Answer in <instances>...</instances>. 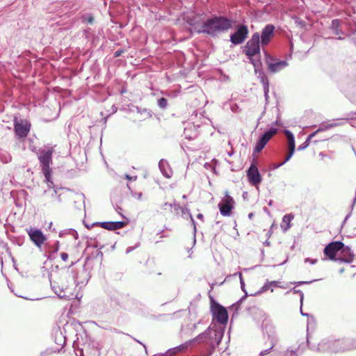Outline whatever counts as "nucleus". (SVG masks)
<instances>
[{
  "label": "nucleus",
  "instance_id": "nucleus-1",
  "mask_svg": "<svg viewBox=\"0 0 356 356\" xmlns=\"http://www.w3.org/2000/svg\"><path fill=\"white\" fill-rule=\"evenodd\" d=\"M232 22L225 17L213 15L202 22L197 33H205L214 37L218 34L225 32L232 28Z\"/></svg>",
  "mask_w": 356,
  "mask_h": 356
},
{
  "label": "nucleus",
  "instance_id": "nucleus-2",
  "mask_svg": "<svg viewBox=\"0 0 356 356\" xmlns=\"http://www.w3.org/2000/svg\"><path fill=\"white\" fill-rule=\"evenodd\" d=\"M243 52L254 65L255 71L261 65L260 35L256 32L243 47Z\"/></svg>",
  "mask_w": 356,
  "mask_h": 356
},
{
  "label": "nucleus",
  "instance_id": "nucleus-3",
  "mask_svg": "<svg viewBox=\"0 0 356 356\" xmlns=\"http://www.w3.org/2000/svg\"><path fill=\"white\" fill-rule=\"evenodd\" d=\"M223 332L221 330L214 329L209 326L204 332L191 339L194 343H207L211 348H215L221 342L223 337Z\"/></svg>",
  "mask_w": 356,
  "mask_h": 356
},
{
  "label": "nucleus",
  "instance_id": "nucleus-4",
  "mask_svg": "<svg viewBox=\"0 0 356 356\" xmlns=\"http://www.w3.org/2000/svg\"><path fill=\"white\" fill-rule=\"evenodd\" d=\"M346 339L337 340H323L318 343L317 351L325 353H343L347 351L346 346L345 345Z\"/></svg>",
  "mask_w": 356,
  "mask_h": 356
},
{
  "label": "nucleus",
  "instance_id": "nucleus-5",
  "mask_svg": "<svg viewBox=\"0 0 356 356\" xmlns=\"http://www.w3.org/2000/svg\"><path fill=\"white\" fill-rule=\"evenodd\" d=\"M53 149H42L38 154V159L44 175L45 181L50 182L51 169L50 165L52 163Z\"/></svg>",
  "mask_w": 356,
  "mask_h": 356
},
{
  "label": "nucleus",
  "instance_id": "nucleus-6",
  "mask_svg": "<svg viewBox=\"0 0 356 356\" xmlns=\"http://www.w3.org/2000/svg\"><path fill=\"white\" fill-rule=\"evenodd\" d=\"M14 131L16 136L20 139H24L31 129V123L25 119L14 118Z\"/></svg>",
  "mask_w": 356,
  "mask_h": 356
},
{
  "label": "nucleus",
  "instance_id": "nucleus-7",
  "mask_svg": "<svg viewBox=\"0 0 356 356\" xmlns=\"http://www.w3.org/2000/svg\"><path fill=\"white\" fill-rule=\"evenodd\" d=\"M211 312L213 318L221 324L227 323L228 321V313L225 307L216 302L211 307Z\"/></svg>",
  "mask_w": 356,
  "mask_h": 356
},
{
  "label": "nucleus",
  "instance_id": "nucleus-8",
  "mask_svg": "<svg viewBox=\"0 0 356 356\" xmlns=\"http://www.w3.org/2000/svg\"><path fill=\"white\" fill-rule=\"evenodd\" d=\"M277 133V129L276 128H270L266 131H265L259 138L257 142L255 147L254 148V153L260 152L268 142Z\"/></svg>",
  "mask_w": 356,
  "mask_h": 356
},
{
  "label": "nucleus",
  "instance_id": "nucleus-9",
  "mask_svg": "<svg viewBox=\"0 0 356 356\" xmlns=\"http://www.w3.org/2000/svg\"><path fill=\"white\" fill-rule=\"evenodd\" d=\"M47 183L48 188L44 191V195L46 197V203L52 205L60 203L61 202L60 195L58 193V190L53 187V182L50 179V182Z\"/></svg>",
  "mask_w": 356,
  "mask_h": 356
},
{
  "label": "nucleus",
  "instance_id": "nucleus-10",
  "mask_svg": "<svg viewBox=\"0 0 356 356\" xmlns=\"http://www.w3.org/2000/svg\"><path fill=\"white\" fill-rule=\"evenodd\" d=\"M344 246L341 241H332L327 244L323 250L324 254L332 261H338L337 253Z\"/></svg>",
  "mask_w": 356,
  "mask_h": 356
},
{
  "label": "nucleus",
  "instance_id": "nucleus-11",
  "mask_svg": "<svg viewBox=\"0 0 356 356\" xmlns=\"http://www.w3.org/2000/svg\"><path fill=\"white\" fill-rule=\"evenodd\" d=\"M234 199L226 193V195L222 198L221 202L218 204V207L220 213L223 216H229L231 214V211L234 208Z\"/></svg>",
  "mask_w": 356,
  "mask_h": 356
},
{
  "label": "nucleus",
  "instance_id": "nucleus-12",
  "mask_svg": "<svg viewBox=\"0 0 356 356\" xmlns=\"http://www.w3.org/2000/svg\"><path fill=\"white\" fill-rule=\"evenodd\" d=\"M266 63L269 71L272 73L279 72L288 66L286 60H279L268 54H266Z\"/></svg>",
  "mask_w": 356,
  "mask_h": 356
},
{
  "label": "nucleus",
  "instance_id": "nucleus-13",
  "mask_svg": "<svg viewBox=\"0 0 356 356\" xmlns=\"http://www.w3.org/2000/svg\"><path fill=\"white\" fill-rule=\"evenodd\" d=\"M248 34V29L246 25H240L236 31L230 35V41L234 44H242Z\"/></svg>",
  "mask_w": 356,
  "mask_h": 356
},
{
  "label": "nucleus",
  "instance_id": "nucleus-14",
  "mask_svg": "<svg viewBox=\"0 0 356 356\" xmlns=\"http://www.w3.org/2000/svg\"><path fill=\"white\" fill-rule=\"evenodd\" d=\"M28 235L31 241L38 248H40L44 241L47 240L46 236L39 229H30L27 231Z\"/></svg>",
  "mask_w": 356,
  "mask_h": 356
},
{
  "label": "nucleus",
  "instance_id": "nucleus-15",
  "mask_svg": "<svg viewBox=\"0 0 356 356\" xmlns=\"http://www.w3.org/2000/svg\"><path fill=\"white\" fill-rule=\"evenodd\" d=\"M275 26L272 24L266 25L260 35L261 45L264 48L268 45L274 35Z\"/></svg>",
  "mask_w": 356,
  "mask_h": 356
},
{
  "label": "nucleus",
  "instance_id": "nucleus-16",
  "mask_svg": "<svg viewBox=\"0 0 356 356\" xmlns=\"http://www.w3.org/2000/svg\"><path fill=\"white\" fill-rule=\"evenodd\" d=\"M247 176L249 181L253 186H257L261 182V177L254 165H251L247 171Z\"/></svg>",
  "mask_w": 356,
  "mask_h": 356
},
{
  "label": "nucleus",
  "instance_id": "nucleus-17",
  "mask_svg": "<svg viewBox=\"0 0 356 356\" xmlns=\"http://www.w3.org/2000/svg\"><path fill=\"white\" fill-rule=\"evenodd\" d=\"M340 250L341 253L338 257V261L345 263H351L353 261L354 254L349 246L344 245Z\"/></svg>",
  "mask_w": 356,
  "mask_h": 356
},
{
  "label": "nucleus",
  "instance_id": "nucleus-18",
  "mask_svg": "<svg viewBox=\"0 0 356 356\" xmlns=\"http://www.w3.org/2000/svg\"><path fill=\"white\" fill-rule=\"evenodd\" d=\"M96 224L100 225L102 228L107 230H116L123 228L125 226L126 222L124 221H117L97 222Z\"/></svg>",
  "mask_w": 356,
  "mask_h": 356
},
{
  "label": "nucleus",
  "instance_id": "nucleus-19",
  "mask_svg": "<svg viewBox=\"0 0 356 356\" xmlns=\"http://www.w3.org/2000/svg\"><path fill=\"white\" fill-rule=\"evenodd\" d=\"M51 288L52 289L54 290V293L60 298H62V299H67L69 298V296L65 293L66 292V290L67 289V286H60L57 282H51Z\"/></svg>",
  "mask_w": 356,
  "mask_h": 356
},
{
  "label": "nucleus",
  "instance_id": "nucleus-20",
  "mask_svg": "<svg viewBox=\"0 0 356 356\" xmlns=\"http://www.w3.org/2000/svg\"><path fill=\"white\" fill-rule=\"evenodd\" d=\"M203 22H204V20L203 19L201 15H194L192 17H187V22L191 26H193L197 32V29L200 28V26L202 24Z\"/></svg>",
  "mask_w": 356,
  "mask_h": 356
},
{
  "label": "nucleus",
  "instance_id": "nucleus-21",
  "mask_svg": "<svg viewBox=\"0 0 356 356\" xmlns=\"http://www.w3.org/2000/svg\"><path fill=\"white\" fill-rule=\"evenodd\" d=\"M159 168L164 177L166 178H170L172 175V171L170 169L168 163L161 159L159 163Z\"/></svg>",
  "mask_w": 356,
  "mask_h": 356
},
{
  "label": "nucleus",
  "instance_id": "nucleus-22",
  "mask_svg": "<svg viewBox=\"0 0 356 356\" xmlns=\"http://www.w3.org/2000/svg\"><path fill=\"white\" fill-rule=\"evenodd\" d=\"M193 345L191 340H189L184 343H182L175 348H170L168 350V354H170V356H174L175 354L179 352H182L186 350L190 346Z\"/></svg>",
  "mask_w": 356,
  "mask_h": 356
},
{
  "label": "nucleus",
  "instance_id": "nucleus-23",
  "mask_svg": "<svg viewBox=\"0 0 356 356\" xmlns=\"http://www.w3.org/2000/svg\"><path fill=\"white\" fill-rule=\"evenodd\" d=\"M340 124H341V123H330V124H328L324 126L323 127H321L316 131H314L312 134H311L310 135H309L307 140L304 143H307L308 146H309L312 138H314L318 132L323 131L325 129H330V128H332L334 127H336V126H338Z\"/></svg>",
  "mask_w": 356,
  "mask_h": 356
},
{
  "label": "nucleus",
  "instance_id": "nucleus-24",
  "mask_svg": "<svg viewBox=\"0 0 356 356\" xmlns=\"http://www.w3.org/2000/svg\"><path fill=\"white\" fill-rule=\"evenodd\" d=\"M284 133L287 139L288 149L295 151L296 143L293 134L287 129L284 130Z\"/></svg>",
  "mask_w": 356,
  "mask_h": 356
},
{
  "label": "nucleus",
  "instance_id": "nucleus-25",
  "mask_svg": "<svg viewBox=\"0 0 356 356\" xmlns=\"http://www.w3.org/2000/svg\"><path fill=\"white\" fill-rule=\"evenodd\" d=\"M239 275V277H240V282H241V289L243 291L245 292V296H243L239 300H238L234 305H233L232 306V308H234L236 307L237 309V307L240 305V304L246 298V297L248 296V293L247 292L245 291V282L243 280V277H242V274L241 273H238Z\"/></svg>",
  "mask_w": 356,
  "mask_h": 356
},
{
  "label": "nucleus",
  "instance_id": "nucleus-26",
  "mask_svg": "<svg viewBox=\"0 0 356 356\" xmlns=\"http://www.w3.org/2000/svg\"><path fill=\"white\" fill-rule=\"evenodd\" d=\"M293 219V215L286 214L282 218V223L286 225H282L281 227L284 232L287 231L291 227L290 222Z\"/></svg>",
  "mask_w": 356,
  "mask_h": 356
},
{
  "label": "nucleus",
  "instance_id": "nucleus-27",
  "mask_svg": "<svg viewBox=\"0 0 356 356\" xmlns=\"http://www.w3.org/2000/svg\"><path fill=\"white\" fill-rule=\"evenodd\" d=\"M340 23L341 21L339 19H334L332 21L330 28L336 35H339L341 33L339 30Z\"/></svg>",
  "mask_w": 356,
  "mask_h": 356
},
{
  "label": "nucleus",
  "instance_id": "nucleus-28",
  "mask_svg": "<svg viewBox=\"0 0 356 356\" xmlns=\"http://www.w3.org/2000/svg\"><path fill=\"white\" fill-rule=\"evenodd\" d=\"M345 345L347 347V351L356 349V339H346Z\"/></svg>",
  "mask_w": 356,
  "mask_h": 356
},
{
  "label": "nucleus",
  "instance_id": "nucleus-29",
  "mask_svg": "<svg viewBox=\"0 0 356 356\" xmlns=\"http://www.w3.org/2000/svg\"><path fill=\"white\" fill-rule=\"evenodd\" d=\"M66 234H70L72 236H74L75 238H76L78 236V234H77L76 231L73 229H64L59 232L60 237H63Z\"/></svg>",
  "mask_w": 356,
  "mask_h": 356
},
{
  "label": "nucleus",
  "instance_id": "nucleus-30",
  "mask_svg": "<svg viewBox=\"0 0 356 356\" xmlns=\"http://www.w3.org/2000/svg\"><path fill=\"white\" fill-rule=\"evenodd\" d=\"M158 106L162 109L166 108V107L168 106L167 99L165 97H161V98L159 99H158Z\"/></svg>",
  "mask_w": 356,
  "mask_h": 356
},
{
  "label": "nucleus",
  "instance_id": "nucleus-31",
  "mask_svg": "<svg viewBox=\"0 0 356 356\" xmlns=\"http://www.w3.org/2000/svg\"><path fill=\"white\" fill-rule=\"evenodd\" d=\"M83 22H88L89 24H92L94 22V18L91 15H84L81 17Z\"/></svg>",
  "mask_w": 356,
  "mask_h": 356
},
{
  "label": "nucleus",
  "instance_id": "nucleus-32",
  "mask_svg": "<svg viewBox=\"0 0 356 356\" xmlns=\"http://www.w3.org/2000/svg\"><path fill=\"white\" fill-rule=\"evenodd\" d=\"M270 285L268 284V281L261 288V289L255 294H260L266 291Z\"/></svg>",
  "mask_w": 356,
  "mask_h": 356
},
{
  "label": "nucleus",
  "instance_id": "nucleus-33",
  "mask_svg": "<svg viewBox=\"0 0 356 356\" xmlns=\"http://www.w3.org/2000/svg\"><path fill=\"white\" fill-rule=\"evenodd\" d=\"M294 152L295 151H292V149L291 150H289L288 149V153H287V154L286 155V157H285V161H289L290 160V159L293 155Z\"/></svg>",
  "mask_w": 356,
  "mask_h": 356
},
{
  "label": "nucleus",
  "instance_id": "nucleus-34",
  "mask_svg": "<svg viewBox=\"0 0 356 356\" xmlns=\"http://www.w3.org/2000/svg\"><path fill=\"white\" fill-rule=\"evenodd\" d=\"M261 82L263 85V87L265 86H268L269 85V83H268V78L265 76H262L261 78Z\"/></svg>",
  "mask_w": 356,
  "mask_h": 356
},
{
  "label": "nucleus",
  "instance_id": "nucleus-35",
  "mask_svg": "<svg viewBox=\"0 0 356 356\" xmlns=\"http://www.w3.org/2000/svg\"><path fill=\"white\" fill-rule=\"evenodd\" d=\"M273 348V345H272L269 348L266 349V350H262L261 351L260 353V356H264L267 354H268L270 351V350Z\"/></svg>",
  "mask_w": 356,
  "mask_h": 356
},
{
  "label": "nucleus",
  "instance_id": "nucleus-36",
  "mask_svg": "<svg viewBox=\"0 0 356 356\" xmlns=\"http://www.w3.org/2000/svg\"><path fill=\"white\" fill-rule=\"evenodd\" d=\"M307 147H308V143H302L300 145H299V146H298V150H299V151L304 150V149H305Z\"/></svg>",
  "mask_w": 356,
  "mask_h": 356
},
{
  "label": "nucleus",
  "instance_id": "nucleus-37",
  "mask_svg": "<svg viewBox=\"0 0 356 356\" xmlns=\"http://www.w3.org/2000/svg\"><path fill=\"white\" fill-rule=\"evenodd\" d=\"M305 263H310L311 264L314 265V264H316V262H317V259H310V258H306L305 259Z\"/></svg>",
  "mask_w": 356,
  "mask_h": 356
},
{
  "label": "nucleus",
  "instance_id": "nucleus-38",
  "mask_svg": "<svg viewBox=\"0 0 356 356\" xmlns=\"http://www.w3.org/2000/svg\"><path fill=\"white\" fill-rule=\"evenodd\" d=\"M124 177H125V179H127L128 180H134V181L136 180V179H137V176L132 177V176H130V175H129L127 174H126L124 175Z\"/></svg>",
  "mask_w": 356,
  "mask_h": 356
},
{
  "label": "nucleus",
  "instance_id": "nucleus-39",
  "mask_svg": "<svg viewBox=\"0 0 356 356\" xmlns=\"http://www.w3.org/2000/svg\"><path fill=\"white\" fill-rule=\"evenodd\" d=\"M60 257L64 261H66L68 259V254L66 252H62Z\"/></svg>",
  "mask_w": 356,
  "mask_h": 356
},
{
  "label": "nucleus",
  "instance_id": "nucleus-40",
  "mask_svg": "<svg viewBox=\"0 0 356 356\" xmlns=\"http://www.w3.org/2000/svg\"><path fill=\"white\" fill-rule=\"evenodd\" d=\"M294 291L296 293H300V303H301V305H302V301H303V298H304V294L303 293L300 291V290H294Z\"/></svg>",
  "mask_w": 356,
  "mask_h": 356
},
{
  "label": "nucleus",
  "instance_id": "nucleus-41",
  "mask_svg": "<svg viewBox=\"0 0 356 356\" xmlns=\"http://www.w3.org/2000/svg\"><path fill=\"white\" fill-rule=\"evenodd\" d=\"M351 40L356 44V29L351 34Z\"/></svg>",
  "mask_w": 356,
  "mask_h": 356
},
{
  "label": "nucleus",
  "instance_id": "nucleus-42",
  "mask_svg": "<svg viewBox=\"0 0 356 356\" xmlns=\"http://www.w3.org/2000/svg\"><path fill=\"white\" fill-rule=\"evenodd\" d=\"M268 284L270 286H279V285H278L279 282L278 281H270V282L268 281Z\"/></svg>",
  "mask_w": 356,
  "mask_h": 356
},
{
  "label": "nucleus",
  "instance_id": "nucleus-43",
  "mask_svg": "<svg viewBox=\"0 0 356 356\" xmlns=\"http://www.w3.org/2000/svg\"><path fill=\"white\" fill-rule=\"evenodd\" d=\"M282 165V163H275L273 165V167H272V169L273 170H275V169H277L278 168L281 167Z\"/></svg>",
  "mask_w": 356,
  "mask_h": 356
},
{
  "label": "nucleus",
  "instance_id": "nucleus-44",
  "mask_svg": "<svg viewBox=\"0 0 356 356\" xmlns=\"http://www.w3.org/2000/svg\"><path fill=\"white\" fill-rule=\"evenodd\" d=\"M133 195L136 197H137L138 200H140L141 197H142V193H135L134 194H133Z\"/></svg>",
  "mask_w": 356,
  "mask_h": 356
},
{
  "label": "nucleus",
  "instance_id": "nucleus-45",
  "mask_svg": "<svg viewBox=\"0 0 356 356\" xmlns=\"http://www.w3.org/2000/svg\"><path fill=\"white\" fill-rule=\"evenodd\" d=\"M59 250V242L58 241H56V243H55V249H54V252H58Z\"/></svg>",
  "mask_w": 356,
  "mask_h": 356
},
{
  "label": "nucleus",
  "instance_id": "nucleus-46",
  "mask_svg": "<svg viewBox=\"0 0 356 356\" xmlns=\"http://www.w3.org/2000/svg\"><path fill=\"white\" fill-rule=\"evenodd\" d=\"M263 88H264V93H268V92H269V85L268 86H265Z\"/></svg>",
  "mask_w": 356,
  "mask_h": 356
},
{
  "label": "nucleus",
  "instance_id": "nucleus-47",
  "mask_svg": "<svg viewBox=\"0 0 356 356\" xmlns=\"http://www.w3.org/2000/svg\"><path fill=\"white\" fill-rule=\"evenodd\" d=\"M317 280H315V281H317ZM312 282H314V280L312 281V282H298V284L301 285V284H309V283H312Z\"/></svg>",
  "mask_w": 356,
  "mask_h": 356
},
{
  "label": "nucleus",
  "instance_id": "nucleus-48",
  "mask_svg": "<svg viewBox=\"0 0 356 356\" xmlns=\"http://www.w3.org/2000/svg\"><path fill=\"white\" fill-rule=\"evenodd\" d=\"M143 112L146 114V115L148 117V118H150L152 116L151 113L149 111H147L146 109H144Z\"/></svg>",
  "mask_w": 356,
  "mask_h": 356
},
{
  "label": "nucleus",
  "instance_id": "nucleus-49",
  "mask_svg": "<svg viewBox=\"0 0 356 356\" xmlns=\"http://www.w3.org/2000/svg\"><path fill=\"white\" fill-rule=\"evenodd\" d=\"M167 206H169L170 208H172V204H168V202H165V203L164 204V205L163 206V208L164 209H165Z\"/></svg>",
  "mask_w": 356,
  "mask_h": 356
},
{
  "label": "nucleus",
  "instance_id": "nucleus-50",
  "mask_svg": "<svg viewBox=\"0 0 356 356\" xmlns=\"http://www.w3.org/2000/svg\"><path fill=\"white\" fill-rule=\"evenodd\" d=\"M191 221L194 225V232H196V226H195V220L193 218L192 216L191 215Z\"/></svg>",
  "mask_w": 356,
  "mask_h": 356
},
{
  "label": "nucleus",
  "instance_id": "nucleus-51",
  "mask_svg": "<svg viewBox=\"0 0 356 356\" xmlns=\"http://www.w3.org/2000/svg\"><path fill=\"white\" fill-rule=\"evenodd\" d=\"M154 356H170V354H168L167 351L165 354L154 355Z\"/></svg>",
  "mask_w": 356,
  "mask_h": 356
},
{
  "label": "nucleus",
  "instance_id": "nucleus-52",
  "mask_svg": "<svg viewBox=\"0 0 356 356\" xmlns=\"http://www.w3.org/2000/svg\"><path fill=\"white\" fill-rule=\"evenodd\" d=\"M197 218L200 220H202L204 216L202 213H199V214H197Z\"/></svg>",
  "mask_w": 356,
  "mask_h": 356
},
{
  "label": "nucleus",
  "instance_id": "nucleus-53",
  "mask_svg": "<svg viewBox=\"0 0 356 356\" xmlns=\"http://www.w3.org/2000/svg\"><path fill=\"white\" fill-rule=\"evenodd\" d=\"M115 210H116L119 213H120V211H121V210H122V209H121L120 207L117 206V207H116V208H115Z\"/></svg>",
  "mask_w": 356,
  "mask_h": 356
},
{
  "label": "nucleus",
  "instance_id": "nucleus-54",
  "mask_svg": "<svg viewBox=\"0 0 356 356\" xmlns=\"http://www.w3.org/2000/svg\"><path fill=\"white\" fill-rule=\"evenodd\" d=\"M300 313L302 316H308V314H306L302 311V309L300 308Z\"/></svg>",
  "mask_w": 356,
  "mask_h": 356
},
{
  "label": "nucleus",
  "instance_id": "nucleus-55",
  "mask_svg": "<svg viewBox=\"0 0 356 356\" xmlns=\"http://www.w3.org/2000/svg\"><path fill=\"white\" fill-rule=\"evenodd\" d=\"M343 272H344V268H342L339 269V273L340 274L343 273Z\"/></svg>",
  "mask_w": 356,
  "mask_h": 356
},
{
  "label": "nucleus",
  "instance_id": "nucleus-56",
  "mask_svg": "<svg viewBox=\"0 0 356 356\" xmlns=\"http://www.w3.org/2000/svg\"><path fill=\"white\" fill-rule=\"evenodd\" d=\"M52 225H53V223L51 222H49V227H48L49 229H51Z\"/></svg>",
  "mask_w": 356,
  "mask_h": 356
},
{
  "label": "nucleus",
  "instance_id": "nucleus-57",
  "mask_svg": "<svg viewBox=\"0 0 356 356\" xmlns=\"http://www.w3.org/2000/svg\"><path fill=\"white\" fill-rule=\"evenodd\" d=\"M227 154L229 156H232L233 154V152H229Z\"/></svg>",
  "mask_w": 356,
  "mask_h": 356
},
{
  "label": "nucleus",
  "instance_id": "nucleus-58",
  "mask_svg": "<svg viewBox=\"0 0 356 356\" xmlns=\"http://www.w3.org/2000/svg\"><path fill=\"white\" fill-rule=\"evenodd\" d=\"M268 93H264V95H265L266 99H268Z\"/></svg>",
  "mask_w": 356,
  "mask_h": 356
},
{
  "label": "nucleus",
  "instance_id": "nucleus-59",
  "mask_svg": "<svg viewBox=\"0 0 356 356\" xmlns=\"http://www.w3.org/2000/svg\"><path fill=\"white\" fill-rule=\"evenodd\" d=\"M292 353H293V355L291 356H298L296 354V352L295 351H291Z\"/></svg>",
  "mask_w": 356,
  "mask_h": 356
},
{
  "label": "nucleus",
  "instance_id": "nucleus-60",
  "mask_svg": "<svg viewBox=\"0 0 356 356\" xmlns=\"http://www.w3.org/2000/svg\"><path fill=\"white\" fill-rule=\"evenodd\" d=\"M273 204V200H270V202H268V205L269 206H271Z\"/></svg>",
  "mask_w": 356,
  "mask_h": 356
},
{
  "label": "nucleus",
  "instance_id": "nucleus-61",
  "mask_svg": "<svg viewBox=\"0 0 356 356\" xmlns=\"http://www.w3.org/2000/svg\"><path fill=\"white\" fill-rule=\"evenodd\" d=\"M286 162H287V161H285V159H284V160H283V161H282V162H281L280 163H282V165H284V163H286Z\"/></svg>",
  "mask_w": 356,
  "mask_h": 356
},
{
  "label": "nucleus",
  "instance_id": "nucleus-62",
  "mask_svg": "<svg viewBox=\"0 0 356 356\" xmlns=\"http://www.w3.org/2000/svg\"><path fill=\"white\" fill-rule=\"evenodd\" d=\"M275 124L276 125H279V122H278V120H276V122H275Z\"/></svg>",
  "mask_w": 356,
  "mask_h": 356
},
{
  "label": "nucleus",
  "instance_id": "nucleus-63",
  "mask_svg": "<svg viewBox=\"0 0 356 356\" xmlns=\"http://www.w3.org/2000/svg\"><path fill=\"white\" fill-rule=\"evenodd\" d=\"M248 216H249V218H252V213H250V214L248 215Z\"/></svg>",
  "mask_w": 356,
  "mask_h": 356
},
{
  "label": "nucleus",
  "instance_id": "nucleus-64",
  "mask_svg": "<svg viewBox=\"0 0 356 356\" xmlns=\"http://www.w3.org/2000/svg\"><path fill=\"white\" fill-rule=\"evenodd\" d=\"M266 244L269 245H270V243L268 241H266Z\"/></svg>",
  "mask_w": 356,
  "mask_h": 356
}]
</instances>
